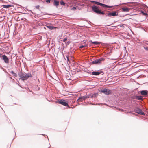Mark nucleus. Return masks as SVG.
Here are the masks:
<instances>
[{
    "label": "nucleus",
    "instance_id": "nucleus-21",
    "mask_svg": "<svg viewBox=\"0 0 148 148\" xmlns=\"http://www.w3.org/2000/svg\"><path fill=\"white\" fill-rule=\"evenodd\" d=\"M86 45H81L79 47L80 48H84V47H86Z\"/></svg>",
    "mask_w": 148,
    "mask_h": 148
},
{
    "label": "nucleus",
    "instance_id": "nucleus-1",
    "mask_svg": "<svg viewBox=\"0 0 148 148\" xmlns=\"http://www.w3.org/2000/svg\"><path fill=\"white\" fill-rule=\"evenodd\" d=\"M92 9L95 12L98 14L102 15H104V13L102 12L99 9V8L97 6L94 5L92 7Z\"/></svg>",
    "mask_w": 148,
    "mask_h": 148
},
{
    "label": "nucleus",
    "instance_id": "nucleus-16",
    "mask_svg": "<svg viewBox=\"0 0 148 148\" xmlns=\"http://www.w3.org/2000/svg\"><path fill=\"white\" fill-rule=\"evenodd\" d=\"M10 73L12 74L15 77H17V75L13 71H11L10 72Z\"/></svg>",
    "mask_w": 148,
    "mask_h": 148
},
{
    "label": "nucleus",
    "instance_id": "nucleus-9",
    "mask_svg": "<svg viewBox=\"0 0 148 148\" xmlns=\"http://www.w3.org/2000/svg\"><path fill=\"white\" fill-rule=\"evenodd\" d=\"M118 15V13L115 12H110L107 15L108 16H115Z\"/></svg>",
    "mask_w": 148,
    "mask_h": 148
},
{
    "label": "nucleus",
    "instance_id": "nucleus-8",
    "mask_svg": "<svg viewBox=\"0 0 148 148\" xmlns=\"http://www.w3.org/2000/svg\"><path fill=\"white\" fill-rule=\"evenodd\" d=\"M3 59V60L4 62L6 63H9V59L5 55H3L2 56Z\"/></svg>",
    "mask_w": 148,
    "mask_h": 148
},
{
    "label": "nucleus",
    "instance_id": "nucleus-29",
    "mask_svg": "<svg viewBox=\"0 0 148 148\" xmlns=\"http://www.w3.org/2000/svg\"><path fill=\"white\" fill-rule=\"evenodd\" d=\"M146 44H146V42H144L143 43V45H145ZM147 45H148V44H147Z\"/></svg>",
    "mask_w": 148,
    "mask_h": 148
},
{
    "label": "nucleus",
    "instance_id": "nucleus-30",
    "mask_svg": "<svg viewBox=\"0 0 148 148\" xmlns=\"http://www.w3.org/2000/svg\"><path fill=\"white\" fill-rule=\"evenodd\" d=\"M96 95L95 94L93 95L92 97H94V95Z\"/></svg>",
    "mask_w": 148,
    "mask_h": 148
},
{
    "label": "nucleus",
    "instance_id": "nucleus-11",
    "mask_svg": "<svg viewBox=\"0 0 148 148\" xmlns=\"http://www.w3.org/2000/svg\"><path fill=\"white\" fill-rule=\"evenodd\" d=\"M101 73V72H99L97 71H94L91 72L90 74H91L92 75H98L100 74Z\"/></svg>",
    "mask_w": 148,
    "mask_h": 148
},
{
    "label": "nucleus",
    "instance_id": "nucleus-28",
    "mask_svg": "<svg viewBox=\"0 0 148 148\" xmlns=\"http://www.w3.org/2000/svg\"><path fill=\"white\" fill-rule=\"evenodd\" d=\"M66 58H67V60L69 62V59L68 57V56H66Z\"/></svg>",
    "mask_w": 148,
    "mask_h": 148
},
{
    "label": "nucleus",
    "instance_id": "nucleus-7",
    "mask_svg": "<svg viewBox=\"0 0 148 148\" xmlns=\"http://www.w3.org/2000/svg\"><path fill=\"white\" fill-rule=\"evenodd\" d=\"M103 60V59H99L96 60L92 62V64H96L100 63L101 61Z\"/></svg>",
    "mask_w": 148,
    "mask_h": 148
},
{
    "label": "nucleus",
    "instance_id": "nucleus-6",
    "mask_svg": "<svg viewBox=\"0 0 148 148\" xmlns=\"http://www.w3.org/2000/svg\"><path fill=\"white\" fill-rule=\"evenodd\" d=\"M135 112L136 113L142 115H145L144 113L142 112V110L139 108H136L135 110Z\"/></svg>",
    "mask_w": 148,
    "mask_h": 148
},
{
    "label": "nucleus",
    "instance_id": "nucleus-23",
    "mask_svg": "<svg viewBox=\"0 0 148 148\" xmlns=\"http://www.w3.org/2000/svg\"><path fill=\"white\" fill-rule=\"evenodd\" d=\"M144 48L145 50L148 51V47H144Z\"/></svg>",
    "mask_w": 148,
    "mask_h": 148
},
{
    "label": "nucleus",
    "instance_id": "nucleus-25",
    "mask_svg": "<svg viewBox=\"0 0 148 148\" xmlns=\"http://www.w3.org/2000/svg\"><path fill=\"white\" fill-rule=\"evenodd\" d=\"M40 6L39 5H37L36 7V8L38 9L39 8Z\"/></svg>",
    "mask_w": 148,
    "mask_h": 148
},
{
    "label": "nucleus",
    "instance_id": "nucleus-19",
    "mask_svg": "<svg viewBox=\"0 0 148 148\" xmlns=\"http://www.w3.org/2000/svg\"><path fill=\"white\" fill-rule=\"evenodd\" d=\"M137 99L138 100H142L143 98L142 96H138L137 97Z\"/></svg>",
    "mask_w": 148,
    "mask_h": 148
},
{
    "label": "nucleus",
    "instance_id": "nucleus-10",
    "mask_svg": "<svg viewBox=\"0 0 148 148\" xmlns=\"http://www.w3.org/2000/svg\"><path fill=\"white\" fill-rule=\"evenodd\" d=\"M130 9L131 8H128L127 7L123 8H122V10L123 12H128Z\"/></svg>",
    "mask_w": 148,
    "mask_h": 148
},
{
    "label": "nucleus",
    "instance_id": "nucleus-3",
    "mask_svg": "<svg viewBox=\"0 0 148 148\" xmlns=\"http://www.w3.org/2000/svg\"><path fill=\"white\" fill-rule=\"evenodd\" d=\"M57 103L66 106H69L68 104L64 100L62 99L60 100H58L57 101Z\"/></svg>",
    "mask_w": 148,
    "mask_h": 148
},
{
    "label": "nucleus",
    "instance_id": "nucleus-20",
    "mask_svg": "<svg viewBox=\"0 0 148 148\" xmlns=\"http://www.w3.org/2000/svg\"><path fill=\"white\" fill-rule=\"evenodd\" d=\"M141 13L143 14V15H144V16H147V14L146 13H144L143 12V11H141Z\"/></svg>",
    "mask_w": 148,
    "mask_h": 148
},
{
    "label": "nucleus",
    "instance_id": "nucleus-4",
    "mask_svg": "<svg viewBox=\"0 0 148 148\" xmlns=\"http://www.w3.org/2000/svg\"><path fill=\"white\" fill-rule=\"evenodd\" d=\"M92 2L93 3H95V4L101 6H102V7H103L110 8H112V7H113V6H108V5H105L104 4H103L102 3H99L98 2H97V1H92Z\"/></svg>",
    "mask_w": 148,
    "mask_h": 148
},
{
    "label": "nucleus",
    "instance_id": "nucleus-2",
    "mask_svg": "<svg viewBox=\"0 0 148 148\" xmlns=\"http://www.w3.org/2000/svg\"><path fill=\"white\" fill-rule=\"evenodd\" d=\"M20 77V79L23 81L26 80L29 77H32V75L31 74L28 73L24 74H22L19 75Z\"/></svg>",
    "mask_w": 148,
    "mask_h": 148
},
{
    "label": "nucleus",
    "instance_id": "nucleus-13",
    "mask_svg": "<svg viewBox=\"0 0 148 148\" xmlns=\"http://www.w3.org/2000/svg\"><path fill=\"white\" fill-rule=\"evenodd\" d=\"M89 97V96H81L78 99V100H80V99H83V100H85L87 98H88Z\"/></svg>",
    "mask_w": 148,
    "mask_h": 148
},
{
    "label": "nucleus",
    "instance_id": "nucleus-18",
    "mask_svg": "<svg viewBox=\"0 0 148 148\" xmlns=\"http://www.w3.org/2000/svg\"><path fill=\"white\" fill-rule=\"evenodd\" d=\"M91 43L92 44H94L95 45H98L99 44V43L97 41L96 42H91Z\"/></svg>",
    "mask_w": 148,
    "mask_h": 148
},
{
    "label": "nucleus",
    "instance_id": "nucleus-5",
    "mask_svg": "<svg viewBox=\"0 0 148 148\" xmlns=\"http://www.w3.org/2000/svg\"><path fill=\"white\" fill-rule=\"evenodd\" d=\"M101 92L106 95H108L111 93V90L108 89H104L103 90H101Z\"/></svg>",
    "mask_w": 148,
    "mask_h": 148
},
{
    "label": "nucleus",
    "instance_id": "nucleus-15",
    "mask_svg": "<svg viewBox=\"0 0 148 148\" xmlns=\"http://www.w3.org/2000/svg\"><path fill=\"white\" fill-rule=\"evenodd\" d=\"M47 27L50 30H52L54 29H56V27L53 26H47Z\"/></svg>",
    "mask_w": 148,
    "mask_h": 148
},
{
    "label": "nucleus",
    "instance_id": "nucleus-26",
    "mask_svg": "<svg viewBox=\"0 0 148 148\" xmlns=\"http://www.w3.org/2000/svg\"><path fill=\"white\" fill-rule=\"evenodd\" d=\"M67 40V38H64L63 39V41L64 42L66 41Z\"/></svg>",
    "mask_w": 148,
    "mask_h": 148
},
{
    "label": "nucleus",
    "instance_id": "nucleus-24",
    "mask_svg": "<svg viewBox=\"0 0 148 148\" xmlns=\"http://www.w3.org/2000/svg\"><path fill=\"white\" fill-rule=\"evenodd\" d=\"M71 10H76V8L75 7H73L72 9Z\"/></svg>",
    "mask_w": 148,
    "mask_h": 148
},
{
    "label": "nucleus",
    "instance_id": "nucleus-12",
    "mask_svg": "<svg viewBox=\"0 0 148 148\" xmlns=\"http://www.w3.org/2000/svg\"><path fill=\"white\" fill-rule=\"evenodd\" d=\"M140 93L142 95L145 96L147 95L148 92L146 90H143L141 91Z\"/></svg>",
    "mask_w": 148,
    "mask_h": 148
},
{
    "label": "nucleus",
    "instance_id": "nucleus-14",
    "mask_svg": "<svg viewBox=\"0 0 148 148\" xmlns=\"http://www.w3.org/2000/svg\"><path fill=\"white\" fill-rule=\"evenodd\" d=\"M54 4L55 6H58L59 4V2L56 0H54Z\"/></svg>",
    "mask_w": 148,
    "mask_h": 148
},
{
    "label": "nucleus",
    "instance_id": "nucleus-17",
    "mask_svg": "<svg viewBox=\"0 0 148 148\" xmlns=\"http://www.w3.org/2000/svg\"><path fill=\"white\" fill-rule=\"evenodd\" d=\"M2 6H3V8H8L11 7V6L10 5H3Z\"/></svg>",
    "mask_w": 148,
    "mask_h": 148
},
{
    "label": "nucleus",
    "instance_id": "nucleus-27",
    "mask_svg": "<svg viewBox=\"0 0 148 148\" xmlns=\"http://www.w3.org/2000/svg\"><path fill=\"white\" fill-rule=\"evenodd\" d=\"M46 1L48 3H49L50 2V0H46Z\"/></svg>",
    "mask_w": 148,
    "mask_h": 148
},
{
    "label": "nucleus",
    "instance_id": "nucleus-22",
    "mask_svg": "<svg viewBox=\"0 0 148 148\" xmlns=\"http://www.w3.org/2000/svg\"><path fill=\"white\" fill-rule=\"evenodd\" d=\"M60 4L62 5H64L65 4V3L63 1H61L60 2Z\"/></svg>",
    "mask_w": 148,
    "mask_h": 148
}]
</instances>
